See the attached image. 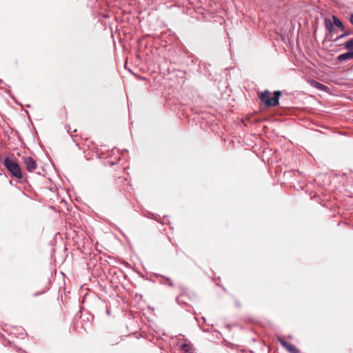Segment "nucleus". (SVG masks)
<instances>
[{"instance_id": "39448f33", "label": "nucleus", "mask_w": 353, "mask_h": 353, "mask_svg": "<svg viewBox=\"0 0 353 353\" xmlns=\"http://www.w3.org/2000/svg\"><path fill=\"white\" fill-rule=\"evenodd\" d=\"M112 157H114V156H106L105 158L103 160V164L105 166H112L117 163L119 160V158L117 159L116 158L115 156L114 159H112Z\"/></svg>"}, {"instance_id": "9b49d317", "label": "nucleus", "mask_w": 353, "mask_h": 353, "mask_svg": "<svg viewBox=\"0 0 353 353\" xmlns=\"http://www.w3.org/2000/svg\"><path fill=\"white\" fill-rule=\"evenodd\" d=\"M343 46L349 52H353V38L346 41Z\"/></svg>"}, {"instance_id": "7ed1b4c3", "label": "nucleus", "mask_w": 353, "mask_h": 353, "mask_svg": "<svg viewBox=\"0 0 353 353\" xmlns=\"http://www.w3.org/2000/svg\"><path fill=\"white\" fill-rule=\"evenodd\" d=\"M23 162L26 164V169L30 172L35 171L37 168L36 161L30 156L25 157Z\"/></svg>"}, {"instance_id": "9d476101", "label": "nucleus", "mask_w": 353, "mask_h": 353, "mask_svg": "<svg viewBox=\"0 0 353 353\" xmlns=\"http://www.w3.org/2000/svg\"><path fill=\"white\" fill-rule=\"evenodd\" d=\"M332 19H333L334 23L338 28H339L341 30H344V29H345L344 26H343V23L340 21V19L337 17H336L335 15H333L332 16Z\"/></svg>"}, {"instance_id": "6e6552de", "label": "nucleus", "mask_w": 353, "mask_h": 353, "mask_svg": "<svg viewBox=\"0 0 353 353\" xmlns=\"http://www.w3.org/2000/svg\"><path fill=\"white\" fill-rule=\"evenodd\" d=\"M324 24L326 29L329 30V35H330L332 34V30H334L332 22L328 18H325Z\"/></svg>"}, {"instance_id": "1a4fd4ad", "label": "nucleus", "mask_w": 353, "mask_h": 353, "mask_svg": "<svg viewBox=\"0 0 353 353\" xmlns=\"http://www.w3.org/2000/svg\"><path fill=\"white\" fill-rule=\"evenodd\" d=\"M181 349L186 353H194V349L190 343H184L181 346Z\"/></svg>"}, {"instance_id": "f8f14e48", "label": "nucleus", "mask_w": 353, "mask_h": 353, "mask_svg": "<svg viewBox=\"0 0 353 353\" xmlns=\"http://www.w3.org/2000/svg\"><path fill=\"white\" fill-rule=\"evenodd\" d=\"M350 34V32H347V31H345L342 34H341L340 36L336 37L335 39H333L334 41H336L341 39H343L348 35Z\"/></svg>"}, {"instance_id": "4468645a", "label": "nucleus", "mask_w": 353, "mask_h": 353, "mask_svg": "<svg viewBox=\"0 0 353 353\" xmlns=\"http://www.w3.org/2000/svg\"><path fill=\"white\" fill-rule=\"evenodd\" d=\"M116 152L119 153V150L118 149L114 148V149L113 150V154H114Z\"/></svg>"}, {"instance_id": "0eeeda50", "label": "nucleus", "mask_w": 353, "mask_h": 353, "mask_svg": "<svg viewBox=\"0 0 353 353\" xmlns=\"http://www.w3.org/2000/svg\"><path fill=\"white\" fill-rule=\"evenodd\" d=\"M350 59H353V54L352 52L349 51L337 57V60L341 62Z\"/></svg>"}, {"instance_id": "ddd939ff", "label": "nucleus", "mask_w": 353, "mask_h": 353, "mask_svg": "<svg viewBox=\"0 0 353 353\" xmlns=\"http://www.w3.org/2000/svg\"><path fill=\"white\" fill-rule=\"evenodd\" d=\"M349 19L351 24L353 25V13L350 14Z\"/></svg>"}, {"instance_id": "423d86ee", "label": "nucleus", "mask_w": 353, "mask_h": 353, "mask_svg": "<svg viewBox=\"0 0 353 353\" xmlns=\"http://www.w3.org/2000/svg\"><path fill=\"white\" fill-rule=\"evenodd\" d=\"M311 85H312V87H314V88H316L320 91H323V92H327L329 90V88L327 86H326L316 81H312L311 82Z\"/></svg>"}, {"instance_id": "f03ea898", "label": "nucleus", "mask_w": 353, "mask_h": 353, "mask_svg": "<svg viewBox=\"0 0 353 353\" xmlns=\"http://www.w3.org/2000/svg\"><path fill=\"white\" fill-rule=\"evenodd\" d=\"M3 165L10 172L11 176L17 179H22V172L19 165L8 157L3 160Z\"/></svg>"}, {"instance_id": "f257e3e1", "label": "nucleus", "mask_w": 353, "mask_h": 353, "mask_svg": "<svg viewBox=\"0 0 353 353\" xmlns=\"http://www.w3.org/2000/svg\"><path fill=\"white\" fill-rule=\"evenodd\" d=\"M274 97H271V92L268 90L259 94V98L268 107H275L279 104V98L281 95L280 90L274 92Z\"/></svg>"}, {"instance_id": "20e7f679", "label": "nucleus", "mask_w": 353, "mask_h": 353, "mask_svg": "<svg viewBox=\"0 0 353 353\" xmlns=\"http://www.w3.org/2000/svg\"><path fill=\"white\" fill-rule=\"evenodd\" d=\"M279 341L281 343V345L285 347L290 353H299L300 351L299 349H297L294 345L292 343L285 341L281 338H279Z\"/></svg>"}]
</instances>
